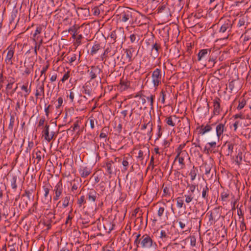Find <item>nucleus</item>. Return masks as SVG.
<instances>
[{"label": "nucleus", "instance_id": "obj_1", "mask_svg": "<svg viewBox=\"0 0 251 251\" xmlns=\"http://www.w3.org/2000/svg\"><path fill=\"white\" fill-rule=\"evenodd\" d=\"M233 22L229 19H224L221 18L219 23L218 25H220V28L219 29V32L221 33H226V36L224 38V39H226L228 38L229 32L231 31Z\"/></svg>", "mask_w": 251, "mask_h": 251}, {"label": "nucleus", "instance_id": "obj_2", "mask_svg": "<svg viewBox=\"0 0 251 251\" xmlns=\"http://www.w3.org/2000/svg\"><path fill=\"white\" fill-rule=\"evenodd\" d=\"M135 14V12L133 11L131 9H126L121 13L119 19L122 22H128L129 24L132 23L134 21L133 17Z\"/></svg>", "mask_w": 251, "mask_h": 251}, {"label": "nucleus", "instance_id": "obj_3", "mask_svg": "<svg viewBox=\"0 0 251 251\" xmlns=\"http://www.w3.org/2000/svg\"><path fill=\"white\" fill-rule=\"evenodd\" d=\"M116 51L117 50L114 43H108L105 47L103 53L100 55V58L101 60L103 61L104 58L108 57V55L111 56L114 55Z\"/></svg>", "mask_w": 251, "mask_h": 251}, {"label": "nucleus", "instance_id": "obj_4", "mask_svg": "<svg viewBox=\"0 0 251 251\" xmlns=\"http://www.w3.org/2000/svg\"><path fill=\"white\" fill-rule=\"evenodd\" d=\"M141 247L143 248L149 249L155 248L157 246L155 242H153L151 237L148 234H145L140 238Z\"/></svg>", "mask_w": 251, "mask_h": 251}, {"label": "nucleus", "instance_id": "obj_5", "mask_svg": "<svg viewBox=\"0 0 251 251\" xmlns=\"http://www.w3.org/2000/svg\"><path fill=\"white\" fill-rule=\"evenodd\" d=\"M134 52L135 48L132 46H129L125 50V55L124 54L122 56V58L124 59V61L122 63L123 65L126 63L130 64L132 61Z\"/></svg>", "mask_w": 251, "mask_h": 251}, {"label": "nucleus", "instance_id": "obj_6", "mask_svg": "<svg viewBox=\"0 0 251 251\" xmlns=\"http://www.w3.org/2000/svg\"><path fill=\"white\" fill-rule=\"evenodd\" d=\"M42 134L44 139L47 142H50L53 138L55 131L50 129V125L46 124L42 131Z\"/></svg>", "mask_w": 251, "mask_h": 251}, {"label": "nucleus", "instance_id": "obj_7", "mask_svg": "<svg viewBox=\"0 0 251 251\" xmlns=\"http://www.w3.org/2000/svg\"><path fill=\"white\" fill-rule=\"evenodd\" d=\"M161 71L160 69L157 68L152 72L151 75V80L153 87L155 88H156L161 83Z\"/></svg>", "mask_w": 251, "mask_h": 251}, {"label": "nucleus", "instance_id": "obj_8", "mask_svg": "<svg viewBox=\"0 0 251 251\" xmlns=\"http://www.w3.org/2000/svg\"><path fill=\"white\" fill-rule=\"evenodd\" d=\"M62 201V207L65 208L72 204L74 201V196L70 193L65 194L62 198L61 201H58L57 205Z\"/></svg>", "mask_w": 251, "mask_h": 251}, {"label": "nucleus", "instance_id": "obj_9", "mask_svg": "<svg viewBox=\"0 0 251 251\" xmlns=\"http://www.w3.org/2000/svg\"><path fill=\"white\" fill-rule=\"evenodd\" d=\"M161 50L160 44L156 41L154 42L152 41L151 49V56L153 58H156L159 54V50Z\"/></svg>", "mask_w": 251, "mask_h": 251}, {"label": "nucleus", "instance_id": "obj_10", "mask_svg": "<svg viewBox=\"0 0 251 251\" xmlns=\"http://www.w3.org/2000/svg\"><path fill=\"white\" fill-rule=\"evenodd\" d=\"M63 190V184L62 181L60 180L54 186L53 189V192L55 194L53 198L54 201H56L60 199V196L62 194Z\"/></svg>", "mask_w": 251, "mask_h": 251}, {"label": "nucleus", "instance_id": "obj_11", "mask_svg": "<svg viewBox=\"0 0 251 251\" xmlns=\"http://www.w3.org/2000/svg\"><path fill=\"white\" fill-rule=\"evenodd\" d=\"M51 188V185L49 183L46 184L43 186V188L44 192V199L42 200V202L44 204H48L49 202L51 201V197L49 196V192Z\"/></svg>", "mask_w": 251, "mask_h": 251}, {"label": "nucleus", "instance_id": "obj_12", "mask_svg": "<svg viewBox=\"0 0 251 251\" xmlns=\"http://www.w3.org/2000/svg\"><path fill=\"white\" fill-rule=\"evenodd\" d=\"M6 51H7V52L5 59V62L7 65H12L13 64L12 59L14 54V49L11 46H9L3 52Z\"/></svg>", "mask_w": 251, "mask_h": 251}, {"label": "nucleus", "instance_id": "obj_13", "mask_svg": "<svg viewBox=\"0 0 251 251\" xmlns=\"http://www.w3.org/2000/svg\"><path fill=\"white\" fill-rule=\"evenodd\" d=\"M89 73L90 80H93L97 77L98 75L102 72V70L99 66H92L90 69L88 70Z\"/></svg>", "mask_w": 251, "mask_h": 251}, {"label": "nucleus", "instance_id": "obj_14", "mask_svg": "<svg viewBox=\"0 0 251 251\" xmlns=\"http://www.w3.org/2000/svg\"><path fill=\"white\" fill-rule=\"evenodd\" d=\"M82 93L85 94L86 96H84L83 98L88 99V98H92L93 100V94L92 92V89L90 86V84L88 82L86 83L82 86Z\"/></svg>", "mask_w": 251, "mask_h": 251}, {"label": "nucleus", "instance_id": "obj_15", "mask_svg": "<svg viewBox=\"0 0 251 251\" xmlns=\"http://www.w3.org/2000/svg\"><path fill=\"white\" fill-rule=\"evenodd\" d=\"M211 52V49H202L198 53V61H201L209 56Z\"/></svg>", "mask_w": 251, "mask_h": 251}, {"label": "nucleus", "instance_id": "obj_16", "mask_svg": "<svg viewBox=\"0 0 251 251\" xmlns=\"http://www.w3.org/2000/svg\"><path fill=\"white\" fill-rule=\"evenodd\" d=\"M213 114L215 115H218L221 111V100L218 98L216 97L213 100Z\"/></svg>", "mask_w": 251, "mask_h": 251}, {"label": "nucleus", "instance_id": "obj_17", "mask_svg": "<svg viewBox=\"0 0 251 251\" xmlns=\"http://www.w3.org/2000/svg\"><path fill=\"white\" fill-rule=\"evenodd\" d=\"M180 129L186 134H189L190 131V121L188 118L183 120L180 125Z\"/></svg>", "mask_w": 251, "mask_h": 251}, {"label": "nucleus", "instance_id": "obj_18", "mask_svg": "<svg viewBox=\"0 0 251 251\" xmlns=\"http://www.w3.org/2000/svg\"><path fill=\"white\" fill-rule=\"evenodd\" d=\"M78 172L81 177L86 178L91 174L92 169L88 166H80L78 169Z\"/></svg>", "mask_w": 251, "mask_h": 251}, {"label": "nucleus", "instance_id": "obj_19", "mask_svg": "<svg viewBox=\"0 0 251 251\" xmlns=\"http://www.w3.org/2000/svg\"><path fill=\"white\" fill-rule=\"evenodd\" d=\"M102 167L105 168L106 171L109 175H112L113 174V171L115 169V166H114V163L112 160L108 161L104 163Z\"/></svg>", "mask_w": 251, "mask_h": 251}, {"label": "nucleus", "instance_id": "obj_20", "mask_svg": "<svg viewBox=\"0 0 251 251\" xmlns=\"http://www.w3.org/2000/svg\"><path fill=\"white\" fill-rule=\"evenodd\" d=\"M99 194L94 189H91L87 194V197L89 201L94 203Z\"/></svg>", "mask_w": 251, "mask_h": 251}, {"label": "nucleus", "instance_id": "obj_21", "mask_svg": "<svg viewBox=\"0 0 251 251\" xmlns=\"http://www.w3.org/2000/svg\"><path fill=\"white\" fill-rule=\"evenodd\" d=\"M44 154L42 153L41 151L39 150L34 151L32 153V158H35L34 163H36V164H39L41 161L42 158H44Z\"/></svg>", "mask_w": 251, "mask_h": 251}, {"label": "nucleus", "instance_id": "obj_22", "mask_svg": "<svg viewBox=\"0 0 251 251\" xmlns=\"http://www.w3.org/2000/svg\"><path fill=\"white\" fill-rule=\"evenodd\" d=\"M146 152H148V157H149L150 155V150L149 148L144 147L139 151L138 155L136 156L137 159L139 161H142L145 157L144 154Z\"/></svg>", "mask_w": 251, "mask_h": 251}, {"label": "nucleus", "instance_id": "obj_23", "mask_svg": "<svg viewBox=\"0 0 251 251\" xmlns=\"http://www.w3.org/2000/svg\"><path fill=\"white\" fill-rule=\"evenodd\" d=\"M226 130L225 124L218 123L216 126V135L218 138H220V136L223 134L224 130Z\"/></svg>", "mask_w": 251, "mask_h": 251}, {"label": "nucleus", "instance_id": "obj_24", "mask_svg": "<svg viewBox=\"0 0 251 251\" xmlns=\"http://www.w3.org/2000/svg\"><path fill=\"white\" fill-rule=\"evenodd\" d=\"M35 95L36 99H38L39 96H42L43 98H44L45 92L44 83L37 87Z\"/></svg>", "mask_w": 251, "mask_h": 251}, {"label": "nucleus", "instance_id": "obj_25", "mask_svg": "<svg viewBox=\"0 0 251 251\" xmlns=\"http://www.w3.org/2000/svg\"><path fill=\"white\" fill-rule=\"evenodd\" d=\"M177 222H178L179 226L181 229H184L186 226V225H187L189 222V218L187 216H185L184 218H179Z\"/></svg>", "mask_w": 251, "mask_h": 251}, {"label": "nucleus", "instance_id": "obj_26", "mask_svg": "<svg viewBox=\"0 0 251 251\" xmlns=\"http://www.w3.org/2000/svg\"><path fill=\"white\" fill-rule=\"evenodd\" d=\"M21 89L25 92L24 96L26 97L31 92V82H30L28 86V82H26L21 86Z\"/></svg>", "mask_w": 251, "mask_h": 251}, {"label": "nucleus", "instance_id": "obj_27", "mask_svg": "<svg viewBox=\"0 0 251 251\" xmlns=\"http://www.w3.org/2000/svg\"><path fill=\"white\" fill-rule=\"evenodd\" d=\"M213 126H214V124H207L205 126L201 125L200 127V133L201 135H204L206 133L210 131L212 129Z\"/></svg>", "mask_w": 251, "mask_h": 251}, {"label": "nucleus", "instance_id": "obj_28", "mask_svg": "<svg viewBox=\"0 0 251 251\" xmlns=\"http://www.w3.org/2000/svg\"><path fill=\"white\" fill-rule=\"evenodd\" d=\"M130 86V82L126 80L121 79L119 85V89L121 91L127 90Z\"/></svg>", "mask_w": 251, "mask_h": 251}, {"label": "nucleus", "instance_id": "obj_29", "mask_svg": "<svg viewBox=\"0 0 251 251\" xmlns=\"http://www.w3.org/2000/svg\"><path fill=\"white\" fill-rule=\"evenodd\" d=\"M34 63H31L30 64L26 65V62H24V67L25 70L23 73V75H29L33 71Z\"/></svg>", "mask_w": 251, "mask_h": 251}, {"label": "nucleus", "instance_id": "obj_30", "mask_svg": "<svg viewBox=\"0 0 251 251\" xmlns=\"http://www.w3.org/2000/svg\"><path fill=\"white\" fill-rule=\"evenodd\" d=\"M102 48V47L100 45V44L96 42L92 47L90 52L91 55H94L96 54Z\"/></svg>", "mask_w": 251, "mask_h": 251}, {"label": "nucleus", "instance_id": "obj_31", "mask_svg": "<svg viewBox=\"0 0 251 251\" xmlns=\"http://www.w3.org/2000/svg\"><path fill=\"white\" fill-rule=\"evenodd\" d=\"M188 156V153L187 151H184L182 153L180 157L179 158L178 162L179 164L181 165V169H183L185 168V164L184 163V158Z\"/></svg>", "mask_w": 251, "mask_h": 251}, {"label": "nucleus", "instance_id": "obj_32", "mask_svg": "<svg viewBox=\"0 0 251 251\" xmlns=\"http://www.w3.org/2000/svg\"><path fill=\"white\" fill-rule=\"evenodd\" d=\"M208 193H209V188L208 187L207 184H206L203 188L202 190L201 196L202 198L208 201Z\"/></svg>", "mask_w": 251, "mask_h": 251}, {"label": "nucleus", "instance_id": "obj_33", "mask_svg": "<svg viewBox=\"0 0 251 251\" xmlns=\"http://www.w3.org/2000/svg\"><path fill=\"white\" fill-rule=\"evenodd\" d=\"M54 214L51 212H50L48 214H47L45 219L44 220V221L48 222L51 224H54L55 223V222L54 221Z\"/></svg>", "mask_w": 251, "mask_h": 251}, {"label": "nucleus", "instance_id": "obj_34", "mask_svg": "<svg viewBox=\"0 0 251 251\" xmlns=\"http://www.w3.org/2000/svg\"><path fill=\"white\" fill-rule=\"evenodd\" d=\"M132 158V156L130 155H128L126 157H124L123 158V160L122 161V165L124 167V169L125 171H126L127 170V168L129 165V162L128 160L131 159Z\"/></svg>", "mask_w": 251, "mask_h": 251}, {"label": "nucleus", "instance_id": "obj_35", "mask_svg": "<svg viewBox=\"0 0 251 251\" xmlns=\"http://www.w3.org/2000/svg\"><path fill=\"white\" fill-rule=\"evenodd\" d=\"M78 27H77L75 25H74L72 26V27H70L68 30L64 31V32H72V38L73 39H75L76 38V35L77 34V30L78 29Z\"/></svg>", "mask_w": 251, "mask_h": 251}, {"label": "nucleus", "instance_id": "obj_36", "mask_svg": "<svg viewBox=\"0 0 251 251\" xmlns=\"http://www.w3.org/2000/svg\"><path fill=\"white\" fill-rule=\"evenodd\" d=\"M169 8L165 4H162L157 8L158 13L166 12L167 13H168L169 12Z\"/></svg>", "mask_w": 251, "mask_h": 251}, {"label": "nucleus", "instance_id": "obj_37", "mask_svg": "<svg viewBox=\"0 0 251 251\" xmlns=\"http://www.w3.org/2000/svg\"><path fill=\"white\" fill-rule=\"evenodd\" d=\"M72 185V188H71V191L72 192H74L75 191H76L78 188L80 186V184L78 182V179H74L73 182H71Z\"/></svg>", "mask_w": 251, "mask_h": 251}, {"label": "nucleus", "instance_id": "obj_38", "mask_svg": "<svg viewBox=\"0 0 251 251\" xmlns=\"http://www.w3.org/2000/svg\"><path fill=\"white\" fill-rule=\"evenodd\" d=\"M198 169L195 167L194 166L193 168L191 170L190 172L189 173V175L191 176V179L192 181L196 179V176L197 175Z\"/></svg>", "mask_w": 251, "mask_h": 251}, {"label": "nucleus", "instance_id": "obj_39", "mask_svg": "<svg viewBox=\"0 0 251 251\" xmlns=\"http://www.w3.org/2000/svg\"><path fill=\"white\" fill-rule=\"evenodd\" d=\"M67 62L71 65H73V63L74 62L76 59V55L73 54L72 55L67 56Z\"/></svg>", "mask_w": 251, "mask_h": 251}, {"label": "nucleus", "instance_id": "obj_40", "mask_svg": "<svg viewBox=\"0 0 251 251\" xmlns=\"http://www.w3.org/2000/svg\"><path fill=\"white\" fill-rule=\"evenodd\" d=\"M130 41L132 43H137L139 40V36L137 34H131L129 36Z\"/></svg>", "mask_w": 251, "mask_h": 251}, {"label": "nucleus", "instance_id": "obj_41", "mask_svg": "<svg viewBox=\"0 0 251 251\" xmlns=\"http://www.w3.org/2000/svg\"><path fill=\"white\" fill-rule=\"evenodd\" d=\"M160 238L162 239V241L163 242H166L167 241L168 238H169V235L166 232V231L164 230H162L160 231Z\"/></svg>", "mask_w": 251, "mask_h": 251}, {"label": "nucleus", "instance_id": "obj_42", "mask_svg": "<svg viewBox=\"0 0 251 251\" xmlns=\"http://www.w3.org/2000/svg\"><path fill=\"white\" fill-rule=\"evenodd\" d=\"M242 153L241 152H239L235 157V161L236 164L238 166H240L242 163Z\"/></svg>", "mask_w": 251, "mask_h": 251}, {"label": "nucleus", "instance_id": "obj_43", "mask_svg": "<svg viewBox=\"0 0 251 251\" xmlns=\"http://www.w3.org/2000/svg\"><path fill=\"white\" fill-rule=\"evenodd\" d=\"M22 196H26L29 201L33 200L34 198V196L32 195V193L30 191L27 190L25 191V193L22 195Z\"/></svg>", "mask_w": 251, "mask_h": 251}, {"label": "nucleus", "instance_id": "obj_44", "mask_svg": "<svg viewBox=\"0 0 251 251\" xmlns=\"http://www.w3.org/2000/svg\"><path fill=\"white\" fill-rule=\"evenodd\" d=\"M16 181H17V176H13L12 179L11 180V186L12 188L16 190L17 188V186L16 184Z\"/></svg>", "mask_w": 251, "mask_h": 251}, {"label": "nucleus", "instance_id": "obj_45", "mask_svg": "<svg viewBox=\"0 0 251 251\" xmlns=\"http://www.w3.org/2000/svg\"><path fill=\"white\" fill-rule=\"evenodd\" d=\"M246 104V101L244 99L239 100V104L237 107V109L239 110L242 109L244 107Z\"/></svg>", "mask_w": 251, "mask_h": 251}, {"label": "nucleus", "instance_id": "obj_46", "mask_svg": "<svg viewBox=\"0 0 251 251\" xmlns=\"http://www.w3.org/2000/svg\"><path fill=\"white\" fill-rule=\"evenodd\" d=\"M49 67V64L47 65L46 66L43 67V68H42V70L41 71V76H42V75L44 76V81H45V80L46 79L47 76L46 75V72L47 71V70L48 69Z\"/></svg>", "mask_w": 251, "mask_h": 251}, {"label": "nucleus", "instance_id": "obj_47", "mask_svg": "<svg viewBox=\"0 0 251 251\" xmlns=\"http://www.w3.org/2000/svg\"><path fill=\"white\" fill-rule=\"evenodd\" d=\"M176 206L179 208H181L183 206V200L180 197H178L176 199Z\"/></svg>", "mask_w": 251, "mask_h": 251}, {"label": "nucleus", "instance_id": "obj_48", "mask_svg": "<svg viewBox=\"0 0 251 251\" xmlns=\"http://www.w3.org/2000/svg\"><path fill=\"white\" fill-rule=\"evenodd\" d=\"M166 124L171 126H175L172 119V116H169L167 117L165 120Z\"/></svg>", "mask_w": 251, "mask_h": 251}, {"label": "nucleus", "instance_id": "obj_49", "mask_svg": "<svg viewBox=\"0 0 251 251\" xmlns=\"http://www.w3.org/2000/svg\"><path fill=\"white\" fill-rule=\"evenodd\" d=\"M163 196L167 197L170 196V191L169 188L167 186H164V185H163Z\"/></svg>", "mask_w": 251, "mask_h": 251}, {"label": "nucleus", "instance_id": "obj_50", "mask_svg": "<svg viewBox=\"0 0 251 251\" xmlns=\"http://www.w3.org/2000/svg\"><path fill=\"white\" fill-rule=\"evenodd\" d=\"M186 146L185 143L181 144L179 145L178 147L176 150V152L177 153H182L184 151H186L185 150H182Z\"/></svg>", "mask_w": 251, "mask_h": 251}, {"label": "nucleus", "instance_id": "obj_51", "mask_svg": "<svg viewBox=\"0 0 251 251\" xmlns=\"http://www.w3.org/2000/svg\"><path fill=\"white\" fill-rule=\"evenodd\" d=\"M247 21V18L245 17H242L240 18L238 23V27H241L242 26H243L245 25V24Z\"/></svg>", "mask_w": 251, "mask_h": 251}, {"label": "nucleus", "instance_id": "obj_52", "mask_svg": "<svg viewBox=\"0 0 251 251\" xmlns=\"http://www.w3.org/2000/svg\"><path fill=\"white\" fill-rule=\"evenodd\" d=\"M42 31V27L41 25H39L36 27V29L33 35V38H36V35L37 34H40Z\"/></svg>", "mask_w": 251, "mask_h": 251}, {"label": "nucleus", "instance_id": "obj_53", "mask_svg": "<svg viewBox=\"0 0 251 251\" xmlns=\"http://www.w3.org/2000/svg\"><path fill=\"white\" fill-rule=\"evenodd\" d=\"M209 56V57L208 60V63L209 64L210 67H213L214 66L215 63L216 58L214 56H212V55H210Z\"/></svg>", "mask_w": 251, "mask_h": 251}, {"label": "nucleus", "instance_id": "obj_54", "mask_svg": "<svg viewBox=\"0 0 251 251\" xmlns=\"http://www.w3.org/2000/svg\"><path fill=\"white\" fill-rule=\"evenodd\" d=\"M38 37H37L36 38H33V41L35 43V47H37V49L38 50H39L40 48V47L42 45V43H43V39H41L39 42L38 43L37 41H36V40L38 39Z\"/></svg>", "mask_w": 251, "mask_h": 251}, {"label": "nucleus", "instance_id": "obj_55", "mask_svg": "<svg viewBox=\"0 0 251 251\" xmlns=\"http://www.w3.org/2000/svg\"><path fill=\"white\" fill-rule=\"evenodd\" d=\"M15 123V118L13 116H11L10 119V123L8 126V128L10 130H12L14 124Z\"/></svg>", "mask_w": 251, "mask_h": 251}, {"label": "nucleus", "instance_id": "obj_56", "mask_svg": "<svg viewBox=\"0 0 251 251\" xmlns=\"http://www.w3.org/2000/svg\"><path fill=\"white\" fill-rule=\"evenodd\" d=\"M152 126V124L151 121H149L147 123L145 122L144 125L142 126L141 129L144 130L146 129L148 126L150 127V126Z\"/></svg>", "mask_w": 251, "mask_h": 251}, {"label": "nucleus", "instance_id": "obj_57", "mask_svg": "<svg viewBox=\"0 0 251 251\" xmlns=\"http://www.w3.org/2000/svg\"><path fill=\"white\" fill-rule=\"evenodd\" d=\"M229 197V194L226 192H223L221 194V199L222 201H226Z\"/></svg>", "mask_w": 251, "mask_h": 251}, {"label": "nucleus", "instance_id": "obj_58", "mask_svg": "<svg viewBox=\"0 0 251 251\" xmlns=\"http://www.w3.org/2000/svg\"><path fill=\"white\" fill-rule=\"evenodd\" d=\"M86 201H85V196H81L77 201V203L79 204V206H81L82 204L85 203Z\"/></svg>", "mask_w": 251, "mask_h": 251}, {"label": "nucleus", "instance_id": "obj_59", "mask_svg": "<svg viewBox=\"0 0 251 251\" xmlns=\"http://www.w3.org/2000/svg\"><path fill=\"white\" fill-rule=\"evenodd\" d=\"M70 77V72L67 71L65 74L63 75L61 81L62 83H64L65 81L68 79Z\"/></svg>", "mask_w": 251, "mask_h": 251}, {"label": "nucleus", "instance_id": "obj_60", "mask_svg": "<svg viewBox=\"0 0 251 251\" xmlns=\"http://www.w3.org/2000/svg\"><path fill=\"white\" fill-rule=\"evenodd\" d=\"M185 202L187 203H190L193 199V197L192 194L190 195H185Z\"/></svg>", "mask_w": 251, "mask_h": 251}, {"label": "nucleus", "instance_id": "obj_61", "mask_svg": "<svg viewBox=\"0 0 251 251\" xmlns=\"http://www.w3.org/2000/svg\"><path fill=\"white\" fill-rule=\"evenodd\" d=\"M83 38V36L82 34H79L76 37V42L75 44L77 45V46L80 45L81 44V39Z\"/></svg>", "mask_w": 251, "mask_h": 251}, {"label": "nucleus", "instance_id": "obj_62", "mask_svg": "<svg viewBox=\"0 0 251 251\" xmlns=\"http://www.w3.org/2000/svg\"><path fill=\"white\" fill-rule=\"evenodd\" d=\"M154 98V96L151 95L150 97H148L147 98V100L150 102V106L151 107V108H153V100Z\"/></svg>", "mask_w": 251, "mask_h": 251}, {"label": "nucleus", "instance_id": "obj_63", "mask_svg": "<svg viewBox=\"0 0 251 251\" xmlns=\"http://www.w3.org/2000/svg\"><path fill=\"white\" fill-rule=\"evenodd\" d=\"M154 157L153 156H152L151 158V160L150 164L148 167V169H150V168H151V170H153L154 168Z\"/></svg>", "mask_w": 251, "mask_h": 251}, {"label": "nucleus", "instance_id": "obj_64", "mask_svg": "<svg viewBox=\"0 0 251 251\" xmlns=\"http://www.w3.org/2000/svg\"><path fill=\"white\" fill-rule=\"evenodd\" d=\"M107 137L106 130V128H103L101 130V132L100 135V138H104Z\"/></svg>", "mask_w": 251, "mask_h": 251}]
</instances>
